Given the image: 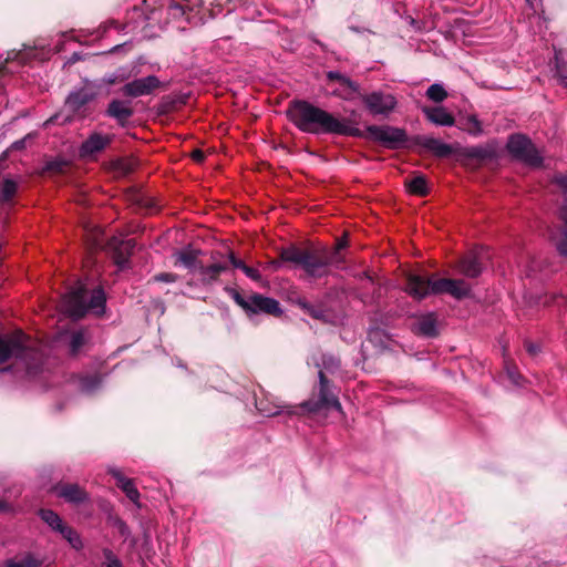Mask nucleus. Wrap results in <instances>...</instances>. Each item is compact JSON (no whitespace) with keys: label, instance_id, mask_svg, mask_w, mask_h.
Masks as SVG:
<instances>
[{"label":"nucleus","instance_id":"nucleus-1","mask_svg":"<svg viewBox=\"0 0 567 567\" xmlns=\"http://www.w3.org/2000/svg\"><path fill=\"white\" fill-rule=\"evenodd\" d=\"M288 115L302 132L312 134H338L360 136L361 131L346 120H339L329 112L306 101L291 102Z\"/></svg>","mask_w":567,"mask_h":567},{"label":"nucleus","instance_id":"nucleus-2","mask_svg":"<svg viewBox=\"0 0 567 567\" xmlns=\"http://www.w3.org/2000/svg\"><path fill=\"white\" fill-rule=\"evenodd\" d=\"M470 286L461 279L424 277L415 274L406 276L405 291L414 299H423L430 295L447 293L462 299L470 293Z\"/></svg>","mask_w":567,"mask_h":567},{"label":"nucleus","instance_id":"nucleus-3","mask_svg":"<svg viewBox=\"0 0 567 567\" xmlns=\"http://www.w3.org/2000/svg\"><path fill=\"white\" fill-rule=\"evenodd\" d=\"M105 307V295L101 288L93 289L89 292L82 282H78L75 287L63 296L60 308L69 317L79 319L87 311L101 315Z\"/></svg>","mask_w":567,"mask_h":567},{"label":"nucleus","instance_id":"nucleus-4","mask_svg":"<svg viewBox=\"0 0 567 567\" xmlns=\"http://www.w3.org/2000/svg\"><path fill=\"white\" fill-rule=\"evenodd\" d=\"M334 254L323 247L301 249L291 246L281 250L280 258L282 261L299 265L307 275L320 278L328 274V266L332 262Z\"/></svg>","mask_w":567,"mask_h":567},{"label":"nucleus","instance_id":"nucleus-5","mask_svg":"<svg viewBox=\"0 0 567 567\" xmlns=\"http://www.w3.org/2000/svg\"><path fill=\"white\" fill-rule=\"evenodd\" d=\"M14 358L22 360L29 373L35 372L31 361H40L42 353L38 346L22 331L0 336V363Z\"/></svg>","mask_w":567,"mask_h":567},{"label":"nucleus","instance_id":"nucleus-6","mask_svg":"<svg viewBox=\"0 0 567 567\" xmlns=\"http://www.w3.org/2000/svg\"><path fill=\"white\" fill-rule=\"evenodd\" d=\"M508 152L529 166H540L543 157L529 138L524 135H512L507 143Z\"/></svg>","mask_w":567,"mask_h":567},{"label":"nucleus","instance_id":"nucleus-7","mask_svg":"<svg viewBox=\"0 0 567 567\" xmlns=\"http://www.w3.org/2000/svg\"><path fill=\"white\" fill-rule=\"evenodd\" d=\"M234 299L245 310L254 313L265 312L269 315H278L280 312L279 302L277 300L258 293L244 298L238 292H235Z\"/></svg>","mask_w":567,"mask_h":567},{"label":"nucleus","instance_id":"nucleus-8","mask_svg":"<svg viewBox=\"0 0 567 567\" xmlns=\"http://www.w3.org/2000/svg\"><path fill=\"white\" fill-rule=\"evenodd\" d=\"M361 99L372 115H388L396 106L394 95L380 91L362 94Z\"/></svg>","mask_w":567,"mask_h":567},{"label":"nucleus","instance_id":"nucleus-9","mask_svg":"<svg viewBox=\"0 0 567 567\" xmlns=\"http://www.w3.org/2000/svg\"><path fill=\"white\" fill-rule=\"evenodd\" d=\"M200 8L202 2L199 0L195 2H190L189 0H173L168 6V14L175 19L185 17L187 22L197 24L204 20Z\"/></svg>","mask_w":567,"mask_h":567},{"label":"nucleus","instance_id":"nucleus-10","mask_svg":"<svg viewBox=\"0 0 567 567\" xmlns=\"http://www.w3.org/2000/svg\"><path fill=\"white\" fill-rule=\"evenodd\" d=\"M320 389L318 402H305L302 405L309 411L315 412L322 408H332L339 412L342 411L341 403L338 398L331 392L329 381L322 371L319 372Z\"/></svg>","mask_w":567,"mask_h":567},{"label":"nucleus","instance_id":"nucleus-11","mask_svg":"<svg viewBox=\"0 0 567 567\" xmlns=\"http://www.w3.org/2000/svg\"><path fill=\"white\" fill-rule=\"evenodd\" d=\"M370 136L386 145L388 147H396L406 141L403 130L390 126H370L368 127Z\"/></svg>","mask_w":567,"mask_h":567},{"label":"nucleus","instance_id":"nucleus-12","mask_svg":"<svg viewBox=\"0 0 567 567\" xmlns=\"http://www.w3.org/2000/svg\"><path fill=\"white\" fill-rule=\"evenodd\" d=\"M40 517L54 530L59 532L68 542L73 546L80 545L78 534L68 525H65L61 517L51 509H41Z\"/></svg>","mask_w":567,"mask_h":567},{"label":"nucleus","instance_id":"nucleus-13","mask_svg":"<svg viewBox=\"0 0 567 567\" xmlns=\"http://www.w3.org/2000/svg\"><path fill=\"white\" fill-rule=\"evenodd\" d=\"M159 80L155 75H148L126 83L122 87V93L131 97L148 95L159 86Z\"/></svg>","mask_w":567,"mask_h":567},{"label":"nucleus","instance_id":"nucleus-14","mask_svg":"<svg viewBox=\"0 0 567 567\" xmlns=\"http://www.w3.org/2000/svg\"><path fill=\"white\" fill-rule=\"evenodd\" d=\"M54 489L59 497L69 503L80 504L87 499L86 492L78 484H59Z\"/></svg>","mask_w":567,"mask_h":567},{"label":"nucleus","instance_id":"nucleus-15","mask_svg":"<svg viewBox=\"0 0 567 567\" xmlns=\"http://www.w3.org/2000/svg\"><path fill=\"white\" fill-rule=\"evenodd\" d=\"M327 76L329 80L338 81L343 87L342 92L336 93L342 99L350 100L354 94L359 93V84L350 80L348 76L334 71H330Z\"/></svg>","mask_w":567,"mask_h":567},{"label":"nucleus","instance_id":"nucleus-16","mask_svg":"<svg viewBox=\"0 0 567 567\" xmlns=\"http://www.w3.org/2000/svg\"><path fill=\"white\" fill-rule=\"evenodd\" d=\"M426 118L441 126H452L455 123L454 116L442 106L423 107Z\"/></svg>","mask_w":567,"mask_h":567},{"label":"nucleus","instance_id":"nucleus-17","mask_svg":"<svg viewBox=\"0 0 567 567\" xmlns=\"http://www.w3.org/2000/svg\"><path fill=\"white\" fill-rule=\"evenodd\" d=\"M111 474L116 480L117 486L125 493L127 498L134 504L138 503L140 493L132 480L125 477L118 470H111Z\"/></svg>","mask_w":567,"mask_h":567},{"label":"nucleus","instance_id":"nucleus-18","mask_svg":"<svg viewBox=\"0 0 567 567\" xmlns=\"http://www.w3.org/2000/svg\"><path fill=\"white\" fill-rule=\"evenodd\" d=\"M95 95L96 93L91 89L83 87L75 92H72L66 99V104L73 111H78L83 105L92 101L95 97Z\"/></svg>","mask_w":567,"mask_h":567},{"label":"nucleus","instance_id":"nucleus-19","mask_svg":"<svg viewBox=\"0 0 567 567\" xmlns=\"http://www.w3.org/2000/svg\"><path fill=\"white\" fill-rule=\"evenodd\" d=\"M198 251L194 249H183L175 254L176 264L183 265L192 272H197L200 262L198 261Z\"/></svg>","mask_w":567,"mask_h":567},{"label":"nucleus","instance_id":"nucleus-20","mask_svg":"<svg viewBox=\"0 0 567 567\" xmlns=\"http://www.w3.org/2000/svg\"><path fill=\"white\" fill-rule=\"evenodd\" d=\"M107 113L118 122H126L133 114L132 109L125 101L114 100L110 103Z\"/></svg>","mask_w":567,"mask_h":567},{"label":"nucleus","instance_id":"nucleus-21","mask_svg":"<svg viewBox=\"0 0 567 567\" xmlns=\"http://www.w3.org/2000/svg\"><path fill=\"white\" fill-rule=\"evenodd\" d=\"M110 143V138L107 136L101 134H92L81 147V152L83 155H91L96 152L102 151Z\"/></svg>","mask_w":567,"mask_h":567},{"label":"nucleus","instance_id":"nucleus-22","mask_svg":"<svg viewBox=\"0 0 567 567\" xmlns=\"http://www.w3.org/2000/svg\"><path fill=\"white\" fill-rule=\"evenodd\" d=\"M560 218L564 223V229L551 235V238L560 255L567 256V203L560 209Z\"/></svg>","mask_w":567,"mask_h":567},{"label":"nucleus","instance_id":"nucleus-23","mask_svg":"<svg viewBox=\"0 0 567 567\" xmlns=\"http://www.w3.org/2000/svg\"><path fill=\"white\" fill-rule=\"evenodd\" d=\"M458 270L466 277L475 278L481 274L482 267L478 258L474 255H470L460 261Z\"/></svg>","mask_w":567,"mask_h":567},{"label":"nucleus","instance_id":"nucleus-24","mask_svg":"<svg viewBox=\"0 0 567 567\" xmlns=\"http://www.w3.org/2000/svg\"><path fill=\"white\" fill-rule=\"evenodd\" d=\"M415 331L425 337L436 336V319L433 313L422 316L415 323Z\"/></svg>","mask_w":567,"mask_h":567},{"label":"nucleus","instance_id":"nucleus-25","mask_svg":"<svg viewBox=\"0 0 567 567\" xmlns=\"http://www.w3.org/2000/svg\"><path fill=\"white\" fill-rule=\"evenodd\" d=\"M134 248L132 239L121 241L120 246L114 252V261L120 269H124L128 262V257Z\"/></svg>","mask_w":567,"mask_h":567},{"label":"nucleus","instance_id":"nucleus-26","mask_svg":"<svg viewBox=\"0 0 567 567\" xmlns=\"http://www.w3.org/2000/svg\"><path fill=\"white\" fill-rule=\"evenodd\" d=\"M227 269L226 265L216 262L209 266H204L200 264L197 272L202 276L203 282H212L216 280L218 276Z\"/></svg>","mask_w":567,"mask_h":567},{"label":"nucleus","instance_id":"nucleus-27","mask_svg":"<svg viewBox=\"0 0 567 567\" xmlns=\"http://www.w3.org/2000/svg\"><path fill=\"white\" fill-rule=\"evenodd\" d=\"M424 146L440 157H446L453 153V147L437 138H427Z\"/></svg>","mask_w":567,"mask_h":567},{"label":"nucleus","instance_id":"nucleus-28","mask_svg":"<svg viewBox=\"0 0 567 567\" xmlns=\"http://www.w3.org/2000/svg\"><path fill=\"white\" fill-rule=\"evenodd\" d=\"M406 187L411 194L424 196L427 194V183L423 176H415L406 182Z\"/></svg>","mask_w":567,"mask_h":567},{"label":"nucleus","instance_id":"nucleus-29","mask_svg":"<svg viewBox=\"0 0 567 567\" xmlns=\"http://www.w3.org/2000/svg\"><path fill=\"white\" fill-rule=\"evenodd\" d=\"M555 63H556V75L559 83L567 87V65L564 63V56L561 50L555 51Z\"/></svg>","mask_w":567,"mask_h":567},{"label":"nucleus","instance_id":"nucleus-30","mask_svg":"<svg viewBox=\"0 0 567 567\" xmlns=\"http://www.w3.org/2000/svg\"><path fill=\"white\" fill-rule=\"evenodd\" d=\"M18 190V184L16 181L11 178H6L2 182L1 188H0V199L2 202H9L13 198Z\"/></svg>","mask_w":567,"mask_h":567},{"label":"nucleus","instance_id":"nucleus-31","mask_svg":"<svg viewBox=\"0 0 567 567\" xmlns=\"http://www.w3.org/2000/svg\"><path fill=\"white\" fill-rule=\"evenodd\" d=\"M426 96L429 100L440 103L447 97V92L442 84L434 83L426 90Z\"/></svg>","mask_w":567,"mask_h":567},{"label":"nucleus","instance_id":"nucleus-32","mask_svg":"<svg viewBox=\"0 0 567 567\" xmlns=\"http://www.w3.org/2000/svg\"><path fill=\"white\" fill-rule=\"evenodd\" d=\"M131 78V72L126 68H120L114 73L103 78V82L107 85L124 82Z\"/></svg>","mask_w":567,"mask_h":567},{"label":"nucleus","instance_id":"nucleus-33","mask_svg":"<svg viewBox=\"0 0 567 567\" xmlns=\"http://www.w3.org/2000/svg\"><path fill=\"white\" fill-rule=\"evenodd\" d=\"M464 130L472 135H480L483 133L481 122L475 115H470L466 117Z\"/></svg>","mask_w":567,"mask_h":567},{"label":"nucleus","instance_id":"nucleus-34","mask_svg":"<svg viewBox=\"0 0 567 567\" xmlns=\"http://www.w3.org/2000/svg\"><path fill=\"white\" fill-rule=\"evenodd\" d=\"M85 343L83 331H75L70 338V349L73 354L78 353L81 347Z\"/></svg>","mask_w":567,"mask_h":567},{"label":"nucleus","instance_id":"nucleus-35","mask_svg":"<svg viewBox=\"0 0 567 567\" xmlns=\"http://www.w3.org/2000/svg\"><path fill=\"white\" fill-rule=\"evenodd\" d=\"M243 271H244V274L248 278H250V279H252L255 281H259L261 279L260 272L257 269L252 268V267H249V266L246 265L244 267Z\"/></svg>","mask_w":567,"mask_h":567},{"label":"nucleus","instance_id":"nucleus-36","mask_svg":"<svg viewBox=\"0 0 567 567\" xmlns=\"http://www.w3.org/2000/svg\"><path fill=\"white\" fill-rule=\"evenodd\" d=\"M34 565L30 559H24L22 561L8 560L3 567H33Z\"/></svg>","mask_w":567,"mask_h":567},{"label":"nucleus","instance_id":"nucleus-37","mask_svg":"<svg viewBox=\"0 0 567 567\" xmlns=\"http://www.w3.org/2000/svg\"><path fill=\"white\" fill-rule=\"evenodd\" d=\"M176 279H177L176 275L168 274V272H164V274H159V275L155 276L156 281H163V282H174V281H176Z\"/></svg>","mask_w":567,"mask_h":567},{"label":"nucleus","instance_id":"nucleus-38","mask_svg":"<svg viewBox=\"0 0 567 567\" xmlns=\"http://www.w3.org/2000/svg\"><path fill=\"white\" fill-rule=\"evenodd\" d=\"M555 183L564 193L567 192V175H557L555 177Z\"/></svg>","mask_w":567,"mask_h":567},{"label":"nucleus","instance_id":"nucleus-39","mask_svg":"<svg viewBox=\"0 0 567 567\" xmlns=\"http://www.w3.org/2000/svg\"><path fill=\"white\" fill-rule=\"evenodd\" d=\"M97 383H99V380L96 378H94V379H92L90 381L89 380H83L81 386H82V389L84 391L89 392V391H92L93 389H95Z\"/></svg>","mask_w":567,"mask_h":567},{"label":"nucleus","instance_id":"nucleus-40","mask_svg":"<svg viewBox=\"0 0 567 567\" xmlns=\"http://www.w3.org/2000/svg\"><path fill=\"white\" fill-rule=\"evenodd\" d=\"M313 318L320 319L322 318V311L315 309L312 306H308L305 302L300 303Z\"/></svg>","mask_w":567,"mask_h":567},{"label":"nucleus","instance_id":"nucleus-41","mask_svg":"<svg viewBox=\"0 0 567 567\" xmlns=\"http://www.w3.org/2000/svg\"><path fill=\"white\" fill-rule=\"evenodd\" d=\"M107 563L104 567H122L121 561L112 556L111 554L106 556Z\"/></svg>","mask_w":567,"mask_h":567},{"label":"nucleus","instance_id":"nucleus-42","mask_svg":"<svg viewBox=\"0 0 567 567\" xmlns=\"http://www.w3.org/2000/svg\"><path fill=\"white\" fill-rule=\"evenodd\" d=\"M229 260L235 268H238L240 270H243L244 267L246 266L244 261L237 259L233 254H230Z\"/></svg>","mask_w":567,"mask_h":567},{"label":"nucleus","instance_id":"nucleus-43","mask_svg":"<svg viewBox=\"0 0 567 567\" xmlns=\"http://www.w3.org/2000/svg\"><path fill=\"white\" fill-rule=\"evenodd\" d=\"M192 157L196 162H202L204 159V153L200 150H195L192 153Z\"/></svg>","mask_w":567,"mask_h":567},{"label":"nucleus","instance_id":"nucleus-44","mask_svg":"<svg viewBox=\"0 0 567 567\" xmlns=\"http://www.w3.org/2000/svg\"><path fill=\"white\" fill-rule=\"evenodd\" d=\"M526 350L530 353V354H536L539 349L537 346L533 344V343H527L526 344Z\"/></svg>","mask_w":567,"mask_h":567},{"label":"nucleus","instance_id":"nucleus-45","mask_svg":"<svg viewBox=\"0 0 567 567\" xmlns=\"http://www.w3.org/2000/svg\"><path fill=\"white\" fill-rule=\"evenodd\" d=\"M553 302L557 303L558 306H561L563 303L566 302V299L564 296H558V297H555V300H553Z\"/></svg>","mask_w":567,"mask_h":567},{"label":"nucleus","instance_id":"nucleus-46","mask_svg":"<svg viewBox=\"0 0 567 567\" xmlns=\"http://www.w3.org/2000/svg\"><path fill=\"white\" fill-rule=\"evenodd\" d=\"M347 246V243L344 240H340L337 245V250H340Z\"/></svg>","mask_w":567,"mask_h":567},{"label":"nucleus","instance_id":"nucleus-47","mask_svg":"<svg viewBox=\"0 0 567 567\" xmlns=\"http://www.w3.org/2000/svg\"><path fill=\"white\" fill-rule=\"evenodd\" d=\"M22 146H23V141L16 142V143L13 144V147H14V148H21Z\"/></svg>","mask_w":567,"mask_h":567},{"label":"nucleus","instance_id":"nucleus-48","mask_svg":"<svg viewBox=\"0 0 567 567\" xmlns=\"http://www.w3.org/2000/svg\"><path fill=\"white\" fill-rule=\"evenodd\" d=\"M96 231H97V234H96V235H94V245H95V246H99V245H100V243H99V239H97V235L100 234V229H99V228H96Z\"/></svg>","mask_w":567,"mask_h":567},{"label":"nucleus","instance_id":"nucleus-49","mask_svg":"<svg viewBox=\"0 0 567 567\" xmlns=\"http://www.w3.org/2000/svg\"><path fill=\"white\" fill-rule=\"evenodd\" d=\"M331 362H332V364H334L336 367H338V365H339V362H338V361H334L332 358H331Z\"/></svg>","mask_w":567,"mask_h":567},{"label":"nucleus","instance_id":"nucleus-50","mask_svg":"<svg viewBox=\"0 0 567 567\" xmlns=\"http://www.w3.org/2000/svg\"><path fill=\"white\" fill-rule=\"evenodd\" d=\"M279 413H280V411H279V410H276V411H274V412H269V415H270V414H279Z\"/></svg>","mask_w":567,"mask_h":567},{"label":"nucleus","instance_id":"nucleus-51","mask_svg":"<svg viewBox=\"0 0 567 567\" xmlns=\"http://www.w3.org/2000/svg\"><path fill=\"white\" fill-rule=\"evenodd\" d=\"M0 511H7V507L0 504Z\"/></svg>","mask_w":567,"mask_h":567},{"label":"nucleus","instance_id":"nucleus-52","mask_svg":"<svg viewBox=\"0 0 567 567\" xmlns=\"http://www.w3.org/2000/svg\"><path fill=\"white\" fill-rule=\"evenodd\" d=\"M528 2H532V0H527Z\"/></svg>","mask_w":567,"mask_h":567}]
</instances>
